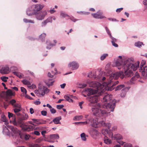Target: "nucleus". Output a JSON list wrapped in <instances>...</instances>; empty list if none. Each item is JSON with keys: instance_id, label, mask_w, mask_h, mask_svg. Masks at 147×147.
Returning <instances> with one entry per match:
<instances>
[{"instance_id": "nucleus-1", "label": "nucleus", "mask_w": 147, "mask_h": 147, "mask_svg": "<svg viewBox=\"0 0 147 147\" xmlns=\"http://www.w3.org/2000/svg\"><path fill=\"white\" fill-rule=\"evenodd\" d=\"M115 62V66L118 69H122V71L125 74V78L129 77L133 75L132 69L136 71L139 67L140 62L138 61L134 63L133 58L123 60L122 57L119 56Z\"/></svg>"}, {"instance_id": "nucleus-2", "label": "nucleus", "mask_w": 147, "mask_h": 147, "mask_svg": "<svg viewBox=\"0 0 147 147\" xmlns=\"http://www.w3.org/2000/svg\"><path fill=\"white\" fill-rule=\"evenodd\" d=\"M119 82L118 81H116L114 83H112V84H108L105 85V88H106L105 89L104 93L100 96H102L103 97V101L104 102H109L108 104L105 103L103 105H102V109L105 110L107 111V113H108L106 115H104L105 116H108L109 115V113L110 111L113 112L115 107V104L116 103V101L115 99H112V95L111 94H109L106 93V90L112 91L114 88V85L118 84Z\"/></svg>"}, {"instance_id": "nucleus-3", "label": "nucleus", "mask_w": 147, "mask_h": 147, "mask_svg": "<svg viewBox=\"0 0 147 147\" xmlns=\"http://www.w3.org/2000/svg\"><path fill=\"white\" fill-rule=\"evenodd\" d=\"M100 96L96 94L88 96L87 100L89 102L88 105L92 107L91 110L94 116L99 117L105 115H106L107 114V115L108 113H107V111L102 109V105L99 103H97Z\"/></svg>"}, {"instance_id": "nucleus-4", "label": "nucleus", "mask_w": 147, "mask_h": 147, "mask_svg": "<svg viewBox=\"0 0 147 147\" xmlns=\"http://www.w3.org/2000/svg\"><path fill=\"white\" fill-rule=\"evenodd\" d=\"M105 69L107 71L106 74V76H109V81H111L112 80L117 79L119 77L123 79L125 77V74L122 71L116 72L114 73H112V71L110 70V64H107L105 67Z\"/></svg>"}, {"instance_id": "nucleus-5", "label": "nucleus", "mask_w": 147, "mask_h": 147, "mask_svg": "<svg viewBox=\"0 0 147 147\" xmlns=\"http://www.w3.org/2000/svg\"><path fill=\"white\" fill-rule=\"evenodd\" d=\"M105 74L103 72H101L99 74V75L96 77V74L94 73H92L90 72L89 74L88 75V76L89 77L93 78H97L98 80L100 81H104L107 79L108 80V82L104 84V85H106L108 84H112V83H114L115 82H114L113 80H112L111 81H109V76H106V74L105 75Z\"/></svg>"}, {"instance_id": "nucleus-6", "label": "nucleus", "mask_w": 147, "mask_h": 147, "mask_svg": "<svg viewBox=\"0 0 147 147\" xmlns=\"http://www.w3.org/2000/svg\"><path fill=\"white\" fill-rule=\"evenodd\" d=\"M44 7L43 4H37L29 7L26 11V13L28 16L35 15L36 12L39 11Z\"/></svg>"}, {"instance_id": "nucleus-7", "label": "nucleus", "mask_w": 147, "mask_h": 147, "mask_svg": "<svg viewBox=\"0 0 147 147\" xmlns=\"http://www.w3.org/2000/svg\"><path fill=\"white\" fill-rule=\"evenodd\" d=\"M99 87L97 90H94L91 88H88L85 89L82 92V94L84 97H86V95L84 94V93L86 94L88 96H93L96 94L98 95H100L102 94L104 92V88L103 90H101Z\"/></svg>"}, {"instance_id": "nucleus-8", "label": "nucleus", "mask_w": 147, "mask_h": 147, "mask_svg": "<svg viewBox=\"0 0 147 147\" xmlns=\"http://www.w3.org/2000/svg\"><path fill=\"white\" fill-rule=\"evenodd\" d=\"M88 114H85L84 115L85 118L87 119L86 121L82 122H78L74 123L75 125H83L90 124L93 127H96L97 126L96 121L94 120V118L92 117H89Z\"/></svg>"}, {"instance_id": "nucleus-9", "label": "nucleus", "mask_w": 147, "mask_h": 147, "mask_svg": "<svg viewBox=\"0 0 147 147\" xmlns=\"http://www.w3.org/2000/svg\"><path fill=\"white\" fill-rule=\"evenodd\" d=\"M8 117L9 119L12 118V121H10V122H11L14 125L16 126H20L22 127L23 125V123L22 122V119H19L16 121L15 117V115L11 113H8Z\"/></svg>"}, {"instance_id": "nucleus-10", "label": "nucleus", "mask_w": 147, "mask_h": 147, "mask_svg": "<svg viewBox=\"0 0 147 147\" xmlns=\"http://www.w3.org/2000/svg\"><path fill=\"white\" fill-rule=\"evenodd\" d=\"M9 102L13 106L14 112L18 115H20V113L19 112L22 109L20 104L19 103H16V101L13 99L10 100Z\"/></svg>"}, {"instance_id": "nucleus-11", "label": "nucleus", "mask_w": 147, "mask_h": 147, "mask_svg": "<svg viewBox=\"0 0 147 147\" xmlns=\"http://www.w3.org/2000/svg\"><path fill=\"white\" fill-rule=\"evenodd\" d=\"M49 90L45 86H39L38 90L35 91V93L38 96H44L49 92Z\"/></svg>"}, {"instance_id": "nucleus-12", "label": "nucleus", "mask_w": 147, "mask_h": 147, "mask_svg": "<svg viewBox=\"0 0 147 147\" xmlns=\"http://www.w3.org/2000/svg\"><path fill=\"white\" fill-rule=\"evenodd\" d=\"M87 83L88 84L90 87L96 88V90L98 89L99 87H100V89L101 90H103V88H104V90L106 88H105V85L101 84L98 82L88 81H87Z\"/></svg>"}, {"instance_id": "nucleus-13", "label": "nucleus", "mask_w": 147, "mask_h": 147, "mask_svg": "<svg viewBox=\"0 0 147 147\" xmlns=\"http://www.w3.org/2000/svg\"><path fill=\"white\" fill-rule=\"evenodd\" d=\"M47 14V13L46 10L37 11L35 15V18L37 20L41 21L45 19V17Z\"/></svg>"}, {"instance_id": "nucleus-14", "label": "nucleus", "mask_w": 147, "mask_h": 147, "mask_svg": "<svg viewBox=\"0 0 147 147\" xmlns=\"http://www.w3.org/2000/svg\"><path fill=\"white\" fill-rule=\"evenodd\" d=\"M94 120L96 121V124L97 126L94 127H98L101 126H105L109 129L110 127V123H105V119L104 118H102V120L99 121V122L98 121L94 119Z\"/></svg>"}, {"instance_id": "nucleus-15", "label": "nucleus", "mask_w": 147, "mask_h": 147, "mask_svg": "<svg viewBox=\"0 0 147 147\" xmlns=\"http://www.w3.org/2000/svg\"><path fill=\"white\" fill-rule=\"evenodd\" d=\"M88 131L91 136L94 139H96L100 134L98 131L93 128L89 129Z\"/></svg>"}, {"instance_id": "nucleus-16", "label": "nucleus", "mask_w": 147, "mask_h": 147, "mask_svg": "<svg viewBox=\"0 0 147 147\" xmlns=\"http://www.w3.org/2000/svg\"><path fill=\"white\" fill-rule=\"evenodd\" d=\"M7 127L11 131L13 135L16 136L20 135V131L17 128L13 126L7 125Z\"/></svg>"}, {"instance_id": "nucleus-17", "label": "nucleus", "mask_w": 147, "mask_h": 147, "mask_svg": "<svg viewBox=\"0 0 147 147\" xmlns=\"http://www.w3.org/2000/svg\"><path fill=\"white\" fill-rule=\"evenodd\" d=\"M102 12H98V13H92V16L93 17L96 19H103L105 18L106 17L104 16H102Z\"/></svg>"}, {"instance_id": "nucleus-18", "label": "nucleus", "mask_w": 147, "mask_h": 147, "mask_svg": "<svg viewBox=\"0 0 147 147\" xmlns=\"http://www.w3.org/2000/svg\"><path fill=\"white\" fill-rule=\"evenodd\" d=\"M23 129L27 131H30L34 130V126L31 125H25L23 126Z\"/></svg>"}, {"instance_id": "nucleus-19", "label": "nucleus", "mask_w": 147, "mask_h": 147, "mask_svg": "<svg viewBox=\"0 0 147 147\" xmlns=\"http://www.w3.org/2000/svg\"><path fill=\"white\" fill-rule=\"evenodd\" d=\"M9 72V69L7 67H3L0 68V72L2 74H7Z\"/></svg>"}, {"instance_id": "nucleus-20", "label": "nucleus", "mask_w": 147, "mask_h": 147, "mask_svg": "<svg viewBox=\"0 0 147 147\" xmlns=\"http://www.w3.org/2000/svg\"><path fill=\"white\" fill-rule=\"evenodd\" d=\"M2 94L4 95V96L8 98L9 96H10L13 95V93L11 90H8L6 92L4 91L2 92Z\"/></svg>"}, {"instance_id": "nucleus-21", "label": "nucleus", "mask_w": 147, "mask_h": 147, "mask_svg": "<svg viewBox=\"0 0 147 147\" xmlns=\"http://www.w3.org/2000/svg\"><path fill=\"white\" fill-rule=\"evenodd\" d=\"M64 97L67 101L69 102H73V99L74 98V97L73 95L68 94L65 95Z\"/></svg>"}, {"instance_id": "nucleus-22", "label": "nucleus", "mask_w": 147, "mask_h": 147, "mask_svg": "<svg viewBox=\"0 0 147 147\" xmlns=\"http://www.w3.org/2000/svg\"><path fill=\"white\" fill-rule=\"evenodd\" d=\"M139 75L137 73H136L135 75L134 76L129 82V84H132L134 83V82L137 80V79L139 77Z\"/></svg>"}, {"instance_id": "nucleus-23", "label": "nucleus", "mask_w": 147, "mask_h": 147, "mask_svg": "<svg viewBox=\"0 0 147 147\" xmlns=\"http://www.w3.org/2000/svg\"><path fill=\"white\" fill-rule=\"evenodd\" d=\"M55 44H51L50 43V40H48L47 41L46 44L47 45V49H51L53 46H55V44L57 43V42L56 40H54L53 41Z\"/></svg>"}, {"instance_id": "nucleus-24", "label": "nucleus", "mask_w": 147, "mask_h": 147, "mask_svg": "<svg viewBox=\"0 0 147 147\" xmlns=\"http://www.w3.org/2000/svg\"><path fill=\"white\" fill-rule=\"evenodd\" d=\"M5 126L3 125V133L5 135H9V131L8 128Z\"/></svg>"}, {"instance_id": "nucleus-25", "label": "nucleus", "mask_w": 147, "mask_h": 147, "mask_svg": "<svg viewBox=\"0 0 147 147\" xmlns=\"http://www.w3.org/2000/svg\"><path fill=\"white\" fill-rule=\"evenodd\" d=\"M50 138L53 140H57L59 139V136L58 134H52L50 135Z\"/></svg>"}, {"instance_id": "nucleus-26", "label": "nucleus", "mask_w": 147, "mask_h": 147, "mask_svg": "<svg viewBox=\"0 0 147 147\" xmlns=\"http://www.w3.org/2000/svg\"><path fill=\"white\" fill-rule=\"evenodd\" d=\"M105 133H107L108 134L109 136L112 138V139H113V133L111 131H109L107 132V131L105 130H103L102 131V134H103L104 135H105Z\"/></svg>"}, {"instance_id": "nucleus-27", "label": "nucleus", "mask_w": 147, "mask_h": 147, "mask_svg": "<svg viewBox=\"0 0 147 147\" xmlns=\"http://www.w3.org/2000/svg\"><path fill=\"white\" fill-rule=\"evenodd\" d=\"M61 119V117L60 116L54 119L53 121L55 124H60V121Z\"/></svg>"}, {"instance_id": "nucleus-28", "label": "nucleus", "mask_w": 147, "mask_h": 147, "mask_svg": "<svg viewBox=\"0 0 147 147\" xmlns=\"http://www.w3.org/2000/svg\"><path fill=\"white\" fill-rule=\"evenodd\" d=\"M104 142L107 144H111L112 142L111 140L109 139L107 136H105L104 138Z\"/></svg>"}, {"instance_id": "nucleus-29", "label": "nucleus", "mask_w": 147, "mask_h": 147, "mask_svg": "<svg viewBox=\"0 0 147 147\" xmlns=\"http://www.w3.org/2000/svg\"><path fill=\"white\" fill-rule=\"evenodd\" d=\"M122 138V137L119 134H115L113 137V140H119Z\"/></svg>"}, {"instance_id": "nucleus-30", "label": "nucleus", "mask_w": 147, "mask_h": 147, "mask_svg": "<svg viewBox=\"0 0 147 147\" xmlns=\"http://www.w3.org/2000/svg\"><path fill=\"white\" fill-rule=\"evenodd\" d=\"M1 120L5 123V124H8L7 121L6 119L5 116L3 114H2L1 116Z\"/></svg>"}, {"instance_id": "nucleus-31", "label": "nucleus", "mask_w": 147, "mask_h": 147, "mask_svg": "<svg viewBox=\"0 0 147 147\" xmlns=\"http://www.w3.org/2000/svg\"><path fill=\"white\" fill-rule=\"evenodd\" d=\"M125 85L123 84H121L119 85H118L115 88V90H119L122 89H123L124 88H125Z\"/></svg>"}, {"instance_id": "nucleus-32", "label": "nucleus", "mask_w": 147, "mask_h": 147, "mask_svg": "<svg viewBox=\"0 0 147 147\" xmlns=\"http://www.w3.org/2000/svg\"><path fill=\"white\" fill-rule=\"evenodd\" d=\"M129 89V88L128 87H126L125 88H124V89H122V93H121V96L122 97H124L125 95V92L123 93V92H125V90H126V91H127Z\"/></svg>"}, {"instance_id": "nucleus-33", "label": "nucleus", "mask_w": 147, "mask_h": 147, "mask_svg": "<svg viewBox=\"0 0 147 147\" xmlns=\"http://www.w3.org/2000/svg\"><path fill=\"white\" fill-rule=\"evenodd\" d=\"M60 16L62 18L69 17V16L63 11H61L60 13Z\"/></svg>"}, {"instance_id": "nucleus-34", "label": "nucleus", "mask_w": 147, "mask_h": 147, "mask_svg": "<svg viewBox=\"0 0 147 147\" xmlns=\"http://www.w3.org/2000/svg\"><path fill=\"white\" fill-rule=\"evenodd\" d=\"M23 21L25 23H30L34 24L35 23L34 21L33 20H28L26 18L24 19Z\"/></svg>"}, {"instance_id": "nucleus-35", "label": "nucleus", "mask_w": 147, "mask_h": 147, "mask_svg": "<svg viewBox=\"0 0 147 147\" xmlns=\"http://www.w3.org/2000/svg\"><path fill=\"white\" fill-rule=\"evenodd\" d=\"M46 34L45 33L41 34L39 36V38L40 40L43 41L44 40Z\"/></svg>"}, {"instance_id": "nucleus-36", "label": "nucleus", "mask_w": 147, "mask_h": 147, "mask_svg": "<svg viewBox=\"0 0 147 147\" xmlns=\"http://www.w3.org/2000/svg\"><path fill=\"white\" fill-rule=\"evenodd\" d=\"M68 67L70 68L72 70H74V62L73 61L69 62L68 65Z\"/></svg>"}, {"instance_id": "nucleus-37", "label": "nucleus", "mask_w": 147, "mask_h": 147, "mask_svg": "<svg viewBox=\"0 0 147 147\" xmlns=\"http://www.w3.org/2000/svg\"><path fill=\"white\" fill-rule=\"evenodd\" d=\"M83 118V116L82 115H78L74 117V120H76L77 121H79L80 119H81Z\"/></svg>"}, {"instance_id": "nucleus-38", "label": "nucleus", "mask_w": 147, "mask_h": 147, "mask_svg": "<svg viewBox=\"0 0 147 147\" xmlns=\"http://www.w3.org/2000/svg\"><path fill=\"white\" fill-rule=\"evenodd\" d=\"M48 23L46 20L43 21L41 23V26L42 27H45Z\"/></svg>"}, {"instance_id": "nucleus-39", "label": "nucleus", "mask_w": 147, "mask_h": 147, "mask_svg": "<svg viewBox=\"0 0 147 147\" xmlns=\"http://www.w3.org/2000/svg\"><path fill=\"white\" fill-rule=\"evenodd\" d=\"M80 136L82 140L85 141L86 140V138L85 137V134L84 133H82L80 135Z\"/></svg>"}, {"instance_id": "nucleus-40", "label": "nucleus", "mask_w": 147, "mask_h": 147, "mask_svg": "<svg viewBox=\"0 0 147 147\" xmlns=\"http://www.w3.org/2000/svg\"><path fill=\"white\" fill-rule=\"evenodd\" d=\"M108 56V54L107 53H105L103 54L100 57V59L101 60H103L105 58Z\"/></svg>"}, {"instance_id": "nucleus-41", "label": "nucleus", "mask_w": 147, "mask_h": 147, "mask_svg": "<svg viewBox=\"0 0 147 147\" xmlns=\"http://www.w3.org/2000/svg\"><path fill=\"white\" fill-rule=\"evenodd\" d=\"M142 43L140 42H136L135 44V45L136 46L140 47L142 45Z\"/></svg>"}, {"instance_id": "nucleus-42", "label": "nucleus", "mask_w": 147, "mask_h": 147, "mask_svg": "<svg viewBox=\"0 0 147 147\" xmlns=\"http://www.w3.org/2000/svg\"><path fill=\"white\" fill-rule=\"evenodd\" d=\"M86 86V84L83 83L80 84L79 85L78 87L80 88H84Z\"/></svg>"}, {"instance_id": "nucleus-43", "label": "nucleus", "mask_w": 147, "mask_h": 147, "mask_svg": "<svg viewBox=\"0 0 147 147\" xmlns=\"http://www.w3.org/2000/svg\"><path fill=\"white\" fill-rule=\"evenodd\" d=\"M140 70L141 71L142 70L143 71H145V72H146L147 73V66H145L144 67H141Z\"/></svg>"}, {"instance_id": "nucleus-44", "label": "nucleus", "mask_w": 147, "mask_h": 147, "mask_svg": "<svg viewBox=\"0 0 147 147\" xmlns=\"http://www.w3.org/2000/svg\"><path fill=\"white\" fill-rule=\"evenodd\" d=\"M14 73L15 75L18 77L19 78H21L22 77V75L21 73L15 71L14 72Z\"/></svg>"}, {"instance_id": "nucleus-45", "label": "nucleus", "mask_w": 147, "mask_h": 147, "mask_svg": "<svg viewBox=\"0 0 147 147\" xmlns=\"http://www.w3.org/2000/svg\"><path fill=\"white\" fill-rule=\"evenodd\" d=\"M45 20L47 21L48 23H52V17H49Z\"/></svg>"}, {"instance_id": "nucleus-46", "label": "nucleus", "mask_w": 147, "mask_h": 147, "mask_svg": "<svg viewBox=\"0 0 147 147\" xmlns=\"http://www.w3.org/2000/svg\"><path fill=\"white\" fill-rule=\"evenodd\" d=\"M1 79L4 82H6L7 81V80L8 79L7 77L5 76H2L1 77Z\"/></svg>"}, {"instance_id": "nucleus-47", "label": "nucleus", "mask_w": 147, "mask_h": 147, "mask_svg": "<svg viewBox=\"0 0 147 147\" xmlns=\"http://www.w3.org/2000/svg\"><path fill=\"white\" fill-rule=\"evenodd\" d=\"M79 67V64L77 62H74V69H77Z\"/></svg>"}, {"instance_id": "nucleus-48", "label": "nucleus", "mask_w": 147, "mask_h": 147, "mask_svg": "<svg viewBox=\"0 0 147 147\" xmlns=\"http://www.w3.org/2000/svg\"><path fill=\"white\" fill-rule=\"evenodd\" d=\"M124 147H132L131 145L129 143H125L124 145ZM135 147H138V146H135Z\"/></svg>"}, {"instance_id": "nucleus-49", "label": "nucleus", "mask_w": 147, "mask_h": 147, "mask_svg": "<svg viewBox=\"0 0 147 147\" xmlns=\"http://www.w3.org/2000/svg\"><path fill=\"white\" fill-rule=\"evenodd\" d=\"M22 83L24 84L29 85L30 84V82L28 81L24 80L22 81Z\"/></svg>"}, {"instance_id": "nucleus-50", "label": "nucleus", "mask_w": 147, "mask_h": 147, "mask_svg": "<svg viewBox=\"0 0 147 147\" xmlns=\"http://www.w3.org/2000/svg\"><path fill=\"white\" fill-rule=\"evenodd\" d=\"M140 71L142 72V76L144 77H146L147 75V73L145 71H143L142 70H140Z\"/></svg>"}, {"instance_id": "nucleus-51", "label": "nucleus", "mask_w": 147, "mask_h": 147, "mask_svg": "<svg viewBox=\"0 0 147 147\" xmlns=\"http://www.w3.org/2000/svg\"><path fill=\"white\" fill-rule=\"evenodd\" d=\"M21 91L22 92L25 93V94H26L27 92L26 90L24 87H21Z\"/></svg>"}, {"instance_id": "nucleus-52", "label": "nucleus", "mask_w": 147, "mask_h": 147, "mask_svg": "<svg viewBox=\"0 0 147 147\" xmlns=\"http://www.w3.org/2000/svg\"><path fill=\"white\" fill-rule=\"evenodd\" d=\"M105 28L107 34L109 35V36H111V34L110 32V31L108 27H105Z\"/></svg>"}, {"instance_id": "nucleus-53", "label": "nucleus", "mask_w": 147, "mask_h": 147, "mask_svg": "<svg viewBox=\"0 0 147 147\" xmlns=\"http://www.w3.org/2000/svg\"><path fill=\"white\" fill-rule=\"evenodd\" d=\"M52 74H51L50 72H49L48 74V75L49 77L50 78H52L53 76V75L55 74V73L53 71H52Z\"/></svg>"}, {"instance_id": "nucleus-54", "label": "nucleus", "mask_w": 147, "mask_h": 147, "mask_svg": "<svg viewBox=\"0 0 147 147\" xmlns=\"http://www.w3.org/2000/svg\"><path fill=\"white\" fill-rule=\"evenodd\" d=\"M146 61L145 60H142L141 62L140 67H144V65L145 64Z\"/></svg>"}, {"instance_id": "nucleus-55", "label": "nucleus", "mask_w": 147, "mask_h": 147, "mask_svg": "<svg viewBox=\"0 0 147 147\" xmlns=\"http://www.w3.org/2000/svg\"><path fill=\"white\" fill-rule=\"evenodd\" d=\"M64 107V105H57V108L59 109H60L63 107Z\"/></svg>"}, {"instance_id": "nucleus-56", "label": "nucleus", "mask_w": 147, "mask_h": 147, "mask_svg": "<svg viewBox=\"0 0 147 147\" xmlns=\"http://www.w3.org/2000/svg\"><path fill=\"white\" fill-rule=\"evenodd\" d=\"M110 37L111 38V42H116L117 41V40L116 38H114L113 37V36L111 35V36H110Z\"/></svg>"}, {"instance_id": "nucleus-57", "label": "nucleus", "mask_w": 147, "mask_h": 147, "mask_svg": "<svg viewBox=\"0 0 147 147\" xmlns=\"http://www.w3.org/2000/svg\"><path fill=\"white\" fill-rule=\"evenodd\" d=\"M108 20L110 21H111L114 22H118V21L115 18H108Z\"/></svg>"}, {"instance_id": "nucleus-58", "label": "nucleus", "mask_w": 147, "mask_h": 147, "mask_svg": "<svg viewBox=\"0 0 147 147\" xmlns=\"http://www.w3.org/2000/svg\"><path fill=\"white\" fill-rule=\"evenodd\" d=\"M41 114L43 116H46L47 114V112L45 111H41Z\"/></svg>"}, {"instance_id": "nucleus-59", "label": "nucleus", "mask_w": 147, "mask_h": 147, "mask_svg": "<svg viewBox=\"0 0 147 147\" xmlns=\"http://www.w3.org/2000/svg\"><path fill=\"white\" fill-rule=\"evenodd\" d=\"M50 111L51 113L52 114H54L56 112V111L53 108H52L50 109Z\"/></svg>"}, {"instance_id": "nucleus-60", "label": "nucleus", "mask_w": 147, "mask_h": 147, "mask_svg": "<svg viewBox=\"0 0 147 147\" xmlns=\"http://www.w3.org/2000/svg\"><path fill=\"white\" fill-rule=\"evenodd\" d=\"M35 126L38 125L40 124V120L37 119L36 121V122L35 123Z\"/></svg>"}, {"instance_id": "nucleus-61", "label": "nucleus", "mask_w": 147, "mask_h": 147, "mask_svg": "<svg viewBox=\"0 0 147 147\" xmlns=\"http://www.w3.org/2000/svg\"><path fill=\"white\" fill-rule=\"evenodd\" d=\"M34 134L37 135V136H39L40 135V133L38 131H35L34 132Z\"/></svg>"}, {"instance_id": "nucleus-62", "label": "nucleus", "mask_w": 147, "mask_h": 147, "mask_svg": "<svg viewBox=\"0 0 147 147\" xmlns=\"http://www.w3.org/2000/svg\"><path fill=\"white\" fill-rule=\"evenodd\" d=\"M40 124H45L46 123V121H45L42 120H40Z\"/></svg>"}, {"instance_id": "nucleus-63", "label": "nucleus", "mask_w": 147, "mask_h": 147, "mask_svg": "<svg viewBox=\"0 0 147 147\" xmlns=\"http://www.w3.org/2000/svg\"><path fill=\"white\" fill-rule=\"evenodd\" d=\"M115 42H112V45L115 47H118V45L115 43Z\"/></svg>"}, {"instance_id": "nucleus-64", "label": "nucleus", "mask_w": 147, "mask_h": 147, "mask_svg": "<svg viewBox=\"0 0 147 147\" xmlns=\"http://www.w3.org/2000/svg\"><path fill=\"white\" fill-rule=\"evenodd\" d=\"M55 12V11L54 10V8L52 9H51L49 10V12L51 14Z\"/></svg>"}]
</instances>
